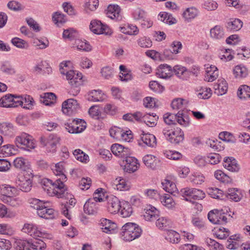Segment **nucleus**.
<instances>
[{
  "label": "nucleus",
  "instance_id": "f257e3e1",
  "mask_svg": "<svg viewBox=\"0 0 250 250\" xmlns=\"http://www.w3.org/2000/svg\"><path fill=\"white\" fill-rule=\"evenodd\" d=\"M67 66V62L61 63L60 72L61 74L66 76V79L71 85L69 93L73 96H76L80 91L79 86L83 83L82 74L76 70H70L67 71L65 70L63 67H66Z\"/></svg>",
  "mask_w": 250,
  "mask_h": 250
},
{
  "label": "nucleus",
  "instance_id": "f03ea898",
  "mask_svg": "<svg viewBox=\"0 0 250 250\" xmlns=\"http://www.w3.org/2000/svg\"><path fill=\"white\" fill-rule=\"evenodd\" d=\"M41 185L43 190L46 191L48 195H55L58 198H62L66 190L64 184L59 180H56L53 182L49 179H43L42 180Z\"/></svg>",
  "mask_w": 250,
  "mask_h": 250
},
{
  "label": "nucleus",
  "instance_id": "7ed1b4c3",
  "mask_svg": "<svg viewBox=\"0 0 250 250\" xmlns=\"http://www.w3.org/2000/svg\"><path fill=\"white\" fill-rule=\"evenodd\" d=\"M120 233L121 238L123 240L125 241H131L141 236L142 229L138 224L128 222L122 226Z\"/></svg>",
  "mask_w": 250,
  "mask_h": 250
},
{
  "label": "nucleus",
  "instance_id": "20e7f679",
  "mask_svg": "<svg viewBox=\"0 0 250 250\" xmlns=\"http://www.w3.org/2000/svg\"><path fill=\"white\" fill-rule=\"evenodd\" d=\"M16 250H44L46 244L41 239H17L15 241Z\"/></svg>",
  "mask_w": 250,
  "mask_h": 250
},
{
  "label": "nucleus",
  "instance_id": "39448f33",
  "mask_svg": "<svg viewBox=\"0 0 250 250\" xmlns=\"http://www.w3.org/2000/svg\"><path fill=\"white\" fill-rule=\"evenodd\" d=\"M163 133L167 141L175 145L182 142L184 139L183 131L178 127L174 129L165 128L163 130Z\"/></svg>",
  "mask_w": 250,
  "mask_h": 250
},
{
  "label": "nucleus",
  "instance_id": "423d86ee",
  "mask_svg": "<svg viewBox=\"0 0 250 250\" xmlns=\"http://www.w3.org/2000/svg\"><path fill=\"white\" fill-rule=\"evenodd\" d=\"M22 231L34 238L42 237L50 239L51 235L45 230L39 229L37 226L33 224H25Z\"/></svg>",
  "mask_w": 250,
  "mask_h": 250
},
{
  "label": "nucleus",
  "instance_id": "0eeeda50",
  "mask_svg": "<svg viewBox=\"0 0 250 250\" xmlns=\"http://www.w3.org/2000/svg\"><path fill=\"white\" fill-rule=\"evenodd\" d=\"M15 143L18 147L27 150L35 147V144L32 137L24 132L17 136Z\"/></svg>",
  "mask_w": 250,
  "mask_h": 250
},
{
  "label": "nucleus",
  "instance_id": "6e6552de",
  "mask_svg": "<svg viewBox=\"0 0 250 250\" xmlns=\"http://www.w3.org/2000/svg\"><path fill=\"white\" fill-rule=\"evenodd\" d=\"M181 194L185 198V200L190 202H193L192 200L203 199L205 196V194L202 190L189 188H186L181 189Z\"/></svg>",
  "mask_w": 250,
  "mask_h": 250
},
{
  "label": "nucleus",
  "instance_id": "1a4fd4ad",
  "mask_svg": "<svg viewBox=\"0 0 250 250\" xmlns=\"http://www.w3.org/2000/svg\"><path fill=\"white\" fill-rule=\"evenodd\" d=\"M60 138L56 134H50L48 136L42 137L40 142L42 145L46 147L48 152H54L56 149L57 145L59 143Z\"/></svg>",
  "mask_w": 250,
  "mask_h": 250
},
{
  "label": "nucleus",
  "instance_id": "9d476101",
  "mask_svg": "<svg viewBox=\"0 0 250 250\" xmlns=\"http://www.w3.org/2000/svg\"><path fill=\"white\" fill-rule=\"evenodd\" d=\"M209 221L214 224L224 225L227 223V214L223 210L214 209L208 215Z\"/></svg>",
  "mask_w": 250,
  "mask_h": 250
},
{
  "label": "nucleus",
  "instance_id": "9b49d317",
  "mask_svg": "<svg viewBox=\"0 0 250 250\" xmlns=\"http://www.w3.org/2000/svg\"><path fill=\"white\" fill-rule=\"evenodd\" d=\"M89 28L92 32L96 34L110 35L112 33L111 29L107 25L98 20L92 21Z\"/></svg>",
  "mask_w": 250,
  "mask_h": 250
},
{
  "label": "nucleus",
  "instance_id": "f8f14e48",
  "mask_svg": "<svg viewBox=\"0 0 250 250\" xmlns=\"http://www.w3.org/2000/svg\"><path fill=\"white\" fill-rule=\"evenodd\" d=\"M82 124H85L82 119H73L69 120L64 124L65 128L70 133H78L82 132L85 127Z\"/></svg>",
  "mask_w": 250,
  "mask_h": 250
},
{
  "label": "nucleus",
  "instance_id": "ddd939ff",
  "mask_svg": "<svg viewBox=\"0 0 250 250\" xmlns=\"http://www.w3.org/2000/svg\"><path fill=\"white\" fill-rule=\"evenodd\" d=\"M78 108H79V104L74 99H69L62 104V112L69 116L75 114Z\"/></svg>",
  "mask_w": 250,
  "mask_h": 250
},
{
  "label": "nucleus",
  "instance_id": "4468645a",
  "mask_svg": "<svg viewBox=\"0 0 250 250\" xmlns=\"http://www.w3.org/2000/svg\"><path fill=\"white\" fill-rule=\"evenodd\" d=\"M122 202L119 199L112 195L107 198V208L110 213H118L121 207Z\"/></svg>",
  "mask_w": 250,
  "mask_h": 250
},
{
  "label": "nucleus",
  "instance_id": "2eb2a0df",
  "mask_svg": "<svg viewBox=\"0 0 250 250\" xmlns=\"http://www.w3.org/2000/svg\"><path fill=\"white\" fill-rule=\"evenodd\" d=\"M155 73L160 78L168 79L172 76V67L167 64H160L156 69Z\"/></svg>",
  "mask_w": 250,
  "mask_h": 250
},
{
  "label": "nucleus",
  "instance_id": "dca6fc26",
  "mask_svg": "<svg viewBox=\"0 0 250 250\" xmlns=\"http://www.w3.org/2000/svg\"><path fill=\"white\" fill-rule=\"evenodd\" d=\"M106 16L111 19L120 21L122 19L121 8L118 5L110 4L105 10Z\"/></svg>",
  "mask_w": 250,
  "mask_h": 250
},
{
  "label": "nucleus",
  "instance_id": "f3484780",
  "mask_svg": "<svg viewBox=\"0 0 250 250\" xmlns=\"http://www.w3.org/2000/svg\"><path fill=\"white\" fill-rule=\"evenodd\" d=\"M111 150L114 155L121 158H125L130 153L128 147L118 144H113L111 146Z\"/></svg>",
  "mask_w": 250,
  "mask_h": 250
},
{
  "label": "nucleus",
  "instance_id": "a211bd4d",
  "mask_svg": "<svg viewBox=\"0 0 250 250\" xmlns=\"http://www.w3.org/2000/svg\"><path fill=\"white\" fill-rule=\"evenodd\" d=\"M224 199L227 198L234 202H239L243 197L242 190L237 188H230L224 193Z\"/></svg>",
  "mask_w": 250,
  "mask_h": 250
},
{
  "label": "nucleus",
  "instance_id": "6ab92c4d",
  "mask_svg": "<svg viewBox=\"0 0 250 250\" xmlns=\"http://www.w3.org/2000/svg\"><path fill=\"white\" fill-rule=\"evenodd\" d=\"M48 202L44 203L42 207L37 211L38 215L41 218L46 219H53L54 218V210L52 208H49L47 206Z\"/></svg>",
  "mask_w": 250,
  "mask_h": 250
},
{
  "label": "nucleus",
  "instance_id": "aec40b11",
  "mask_svg": "<svg viewBox=\"0 0 250 250\" xmlns=\"http://www.w3.org/2000/svg\"><path fill=\"white\" fill-rule=\"evenodd\" d=\"M99 204L94 199H88L83 206L84 213L89 215H94L98 213Z\"/></svg>",
  "mask_w": 250,
  "mask_h": 250
},
{
  "label": "nucleus",
  "instance_id": "412c9836",
  "mask_svg": "<svg viewBox=\"0 0 250 250\" xmlns=\"http://www.w3.org/2000/svg\"><path fill=\"white\" fill-rule=\"evenodd\" d=\"M125 159V170L129 173H132L136 171L139 166L137 159L134 157H130L129 155L127 156Z\"/></svg>",
  "mask_w": 250,
  "mask_h": 250
},
{
  "label": "nucleus",
  "instance_id": "4be33fe9",
  "mask_svg": "<svg viewBox=\"0 0 250 250\" xmlns=\"http://www.w3.org/2000/svg\"><path fill=\"white\" fill-rule=\"evenodd\" d=\"M142 143L139 142L140 146H143V144L150 147H155L157 145L156 138L155 136L150 133L142 134L141 136Z\"/></svg>",
  "mask_w": 250,
  "mask_h": 250
},
{
  "label": "nucleus",
  "instance_id": "5701e85b",
  "mask_svg": "<svg viewBox=\"0 0 250 250\" xmlns=\"http://www.w3.org/2000/svg\"><path fill=\"white\" fill-rule=\"evenodd\" d=\"M145 213L144 214L146 220L152 221L157 219L159 216V211L154 207L149 205L145 208Z\"/></svg>",
  "mask_w": 250,
  "mask_h": 250
},
{
  "label": "nucleus",
  "instance_id": "b1692460",
  "mask_svg": "<svg viewBox=\"0 0 250 250\" xmlns=\"http://www.w3.org/2000/svg\"><path fill=\"white\" fill-rule=\"evenodd\" d=\"M100 224L103 232L105 233H113L117 228L114 222L106 218H102L100 220Z\"/></svg>",
  "mask_w": 250,
  "mask_h": 250
},
{
  "label": "nucleus",
  "instance_id": "393cba45",
  "mask_svg": "<svg viewBox=\"0 0 250 250\" xmlns=\"http://www.w3.org/2000/svg\"><path fill=\"white\" fill-rule=\"evenodd\" d=\"M52 170L56 176L59 177L56 180H59L63 184L66 181L67 177L64 174L63 164L62 162H59L56 164L54 168H52Z\"/></svg>",
  "mask_w": 250,
  "mask_h": 250
},
{
  "label": "nucleus",
  "instance_id": "a878e982",
  "mask_svg": "<svg viewBox=\"0 0 250 250\" xmlns=\"http://www.w3.org/2000/svg\"><path fill=\"white\" fill-rule=\"evenodd\" d=\"M223 166L230 171L237 172L239 170L236 161L233 157H226L223 161Z\"/></svg>",
  "mask_w": 250,
  "mask_h": 250
},
{
  "label": "nucleus",
  "instance_id": "bb28decb",
  "mask_svg": "<svg viewBox=\"0 0 250 250\" xmlns=\"http://www.w3.org/2000/svg\"><path fill=\"white\" fill-rule=\"evenodd\" d=\"M17 187L24 192L29 191L32 187V181L29 179H26L24 177H21L16 181Z\"/></svg>",
  "mask_w": 250,
  "mask_h": 250
},
{
  "label": "nucleus",
  "instance_id": "cd10ccee",
  "mask_svg": "<svg viewBox=\"0 0 250 250\" xmlns=\"http://www.w3.org/2000/svg\"><path fill=\"white\" fill-rule=\"evenodd\" d=\"M0 192L8 199V197L18 194V190L14 187L4 184L0 185Z\"/></svg>",
  "mask_w": 250,
  "mask_h": 250
},
{
  "label": "nucleus",
  "instance_id": "c85d7f7f",
  "mask_svg": "<svg viewBox=\"0 0 250 250\" xmlns=\"http://www.w3.org/2000/svg\"><path fill=\"white\" fill-rule=\"evenodd\" d=\"M218 76V70L215 65H211L206 68L205 80L208 82H212Z\"/></svg>",
  "mask_w": 250,
  "mask_h": 250
},
{
  "label": "nucleus",
  "instance_id": "c756f323",
  "mask_svg": "<svg viewBox=\"0 0 250 250\" xmlns=\"http://www.w3.org/2000/svg\"><path fill=\"white\" fill-rule=\"evenodd\" d=\"M15 131V129L11 123L3 122L0 124V132L3 135L11 137L14 135Z\"/></svg>",
  "mask_w": 250,
  "mask_h": 250
},
{
  "label": "nucleus",
  "instance_id": "7c9ffc66",
  "mask_svg": "<svg viewBox=\"0 0 250 250\" xmlns=\"http://www.w3.org/2000/svg\"><path fill=\"white\" fill-rule=\"evenodd\" d=\"M243 25L242 21L238 19H230L226 23V27L228 30L236 31L240 30Z\"/></svg>",
  "mask_w": 250,
  "mask_h": 250
},
{
  "label": "nucleus",
  "instance_id": "2f4dec72",
  "mask_svg": "<svg viewBox=\"0 0 250 250\" xmlns=\"http://www.w3.org/2000/svg\"><path fill=\"white\" fill-rule=\"evenodd\" d=\"M215 93L218 95H223L228 90V84L224 79L219 80L218 83L214 84Z\"/></svg>",
  "mask_w": 250,
  "mask_h": 250
},
{
  "label": "nucleus",
  "instance_id": "473e14b6",
  "mask_svg": "<svg viewBox=\"0 0 250 250\" xmlns=\"http://www.w3.org/2000/svg\"><path fill=\"white\" fill-rule=\"evenodd\" d=\"M158 19L161 21L171 25L176 22V20L171 14L165 12H161L158 15Z\"/></svg>",
  "mask_w": 250,
  "mask_h": 250
},
{
  "label": "nucleus",
  "instance_id": "72a5a7b5",
  "mask_svg": "<svg viewBox=\"0 0 250 250\" xmlns=\"http://www.w3.org/2000/svg\"><path fill=\"white\" fill-rule=\"evenodd\" d=\"M158 200H160L163 206L167 208L171 209L174 207L175 203L170 194L161 195Z\"/></svg>",
  "mask_w": 250,
  "mask_h": 250
},
{
  "label": "nucleus",
  "instance_id": "f704fd0d",
  "mask_svg": "<svg viewBox=\"0 0 250 250\" xmlns=\"http://www.w3.org/2000/svg\"><path fill=\"white\" fill-rule=\"evenodd\" d=\"M143 161L144 164L147 167L152 169H155L156 167L158 160L157 157L154 155L147 154L143 157Z\"/></svg>",
  "mask_w": 250,
  "mask_h": 250
},
{
  "label": "nucleus",
  "instance_id": "c9c22d12",
  "mask_svg": "<svg viewBox=\"0 0 250 250\" xmlns=\"http://www.w3.org/2000/svg\"><path fill=\"white\" fill-rule=\"evenodd\" d=\"M158 116L155 113L146 114L143 116L142 121L149 127H153L157 125Z\"/></svg>",
  "mask_w": 250,
  "mask_h": 250
},
{
  "label": "nucleus",
  "instance_id": "e433bc0d",
  "mask_svg": "<svg viewBox=\"0 0 250 250\" xmlns=\"http://www.w3.org/2000/svg\"><path fill=\"white\" fill-rule=\"evenodd\" d=\"M119 212L123 217H127L131 215L132 208L128 202L123 201L122 202L121 207Z\"/></svg>",
  "mask_w": 250,
  "mask_h": 250
},
{
  "label": "nucleus",
  "instance_id": "4c0bfd02",
  "mask_svg": "<svg viewBox=\"0 0 250 250\" xmlns=\"http://www.w3.org/2000/svg\"><path fill=\"white\" fill-rule=\"evenodd\" d=\"M163 189L167 192L172 194L177 191L175 184L168 179H166L162 182Z\"/></svg>",
  "mask_w": 250,
  "mask_h": 250
},
{
  "label": "nucleus",
  "instance_id": "58836bf2",
  "mask_svg": "<svg viewBox=\"0 0 250 250\" xmlns=\"http://www.w3.org/2000/svg\"><path fill=\"white\" fill-rule=\"evenodd\" d=\"M165 238L168 241L173 244H177L180 241V234L173 230H168L165 236Z\"/></svg>",
  "mask_w": 250,
  "mask_h": 250
},
{
  "label": "nucleus",
  "instance_id": "ea45409f",
  "mask_svg": "<svg viewBox=\"0 0 250 250\" xmlns=\"http://www.w3.org/2000/svg\"><path fill=\"white\" fill-rule=\"evenodd\" d=\"M207 192L210 196L214 199L224 200V192L218 188L215 187L209 188Z\"/></svg>",
  "mask_w": 250,
  "mask_h": 250
},
{
  "label": "nucleus",
  "instance_id": "a19ab883",
  "mask_svg": "<svg viewBox=\"0 0 250 250\" xmlns=\"http://www.w3.org/2000/svg\"><path fill=\"white\" fill-rule=\"evenodd\" d=\"M233 74L237 78H244L248 75V70L243 65H238L233 69Z\"/></svg>",
  "mask_w": 250,
  "mask_h": 250
},
{
  "label": "nucleus",
  "instance_id": "79ce46f5",
  "mask_svg": "<svg viewBox=\"0 0 250 250\" xmlns=\"http://www.w3.org/2000/svg\"><path fill=\"white\" fill-rule=\"evenodd\" d=\"M187 101L182 98H176L174 99L171 104V106L173 109L180 110L185 108L187 104Z\"/></svg>",
  "mask_w": 250,
  "mask_h": 250
},
{
  "label": "nucleus",
  "instance_id": "37998d69",
  "mask_svg": "<svg viewBox=\"0 0 250 250\" xmlns=\"http://www.w3.org/2000/svg\"><path fill=\"white\" fill-rule=\"evenodd\" d=\"M214 175L216 179L224 183H229L232 181L229 176L221 170L215 171Z\"/></svg>",
  "mask_w": 250,
  "mask_h": 250
},
{
  "label": "nucleus",
  "instance_id": "c03bdc74",
  "mask_svg": "<svg viewBox=\"0 0 250 250\" xmlns=\"http://www.w3.org/2000/svg\"><path fill=\"white\" fill-rule=\"evenodd\" d=\"M131 15L135 21H139L142 19H144L147 16L146 11L139 7L133 9Z\"/></svg>",
  "mask_w": 250,
  "mask_h": 250
},
{
  "label": "nucleus",
  "instance_id": "a18cd8bd",
  "mask_svg": "<svg viewBox=\"0 0 250 250\" xmlns=\"http://www.w3.org/2000/svg\"><path fill=\"white\" fill-rule=\"evenodd\" d=\"M237 95L241 99L250 98V87L246 85L241 86L238 90Z\"/></svg>",
  "mask_w": 250,
  "mask_h": 250
},
{
  "label": "nucleus",
  "instance_id": "49530a36",
  "mask_svg": "<svg viewBox=\"0 0 250 250\" xmlns=\"http://www.w3.org/2000/svg\"><path fill=\"white\" fill-rule=\"evenodd\" d=\"M210 34L212 38L216 39H222L224 36L223 28L218 25H216L214 27L211 29Z\"/></svg>",
  "mask_w": 250,
  "mask_h": 250
},
{
  "label": "nucleus",
  "instance_id": "de8ad7c7",
  "mask_svg": "<svg viewBox=\"0 0 250 250\" xmlns=\"http://www.w3.org/2000/svg\"><path fill=\"white\" fill-rule=\"evenodd\" d=\"M75 158L78 161L86 163L89 161V156L80 149H75L73 153Z\"/></svg>",
  "mask_w": 250,
  "mask_h": 250
},
{
  "label": "nucleus",
  "instance_id": "09e8293b",
  "mask_svg": "<svg viewBox=\"0 0 250 250\" xmlns=\"http://www.w3.org/2000/svg\"><path fill=\"white\" fill-rule=\"evenodd\" d=\"M11 42L16 47L20 49H27L29 47V44L26 41L18 37L12 38Z\"/></svg>",
  "mask_w": 250,
  "mask_h": 250
},
{
  "label": "nucleus",
  "instance_id": "8fccbe9b",
  "mask_svg": "<svg viewBox=\"0 0 250 250\" xmlns=\"http://www.w3.org/2000/svg\"><path fill=\"white\" fill-rule=\"evenodd\" d=\"M15 146L13 145L7 144L0 146V154L3 156H8L14 154L15 151Z\"/></svg>",
  "mask_w": 250,
  "mask_h": 250
},
{
  "label": "nucleus",
  "instance_id": "3c124183",
  "mask_svg": "<svg viewBox=\"0 0 250 250\" xmlns=\"http://www.w3.org/2000/svg\"><path fill=\"white\" fill-rule=\"evenodd\" d=\"M198 14V10L194 7L188 8L183 13V17L188 21L195 18Z\"/></svg>",
  "mask_w": 250,
  "mask_h": 250
},
{
  "label": "nucleus",
  "instance_id": "603ef678",
  "mask_svg": "<svg viewBox=\"0 0 250 250\" xmlns=\"http://www.w3.org/2000/svg\"><path fill=\"white\" fill-rule=\"evenodd\" d=\"M176 123H178L180 125L184 126L188 125L189 119L188 116L183 113V111H179L176 114Z\"/></svg>",
  "mask_w": 250,
  "mask_h": 250
},
{
  "label": "nucleus",
  "instance_id": "864d4df0",
  "mask_svg": "<svg viewBox=\"0 0 250 250\" xmlns=\"http://www.w3.org/2000/svg\"><path fill=\"white\" fill-rule=\"evenodd\" d=\"M14 166L17 168L25 170L28 168L27 160L22 157L16 158L13 162Z\"/></svg>",
  "mask_w": 250,
  "mask_h": 250
},
{
  "label": "nucleus",
  "instance_id": "5fc2aeb1",
  "mask_svg": "<svg viewBox=\"0 0 250 250\" xmlns=\"http://www.w3.org/2000/svg\"><path fill=\"white\" fill-rule=\"evenodd\" d=\"M206 243L210 250H224L223 246L213 239L208 238Z\"/></svg>",
  "mask_w": 250,
  "mask_h": 250
},
{
  "label": "nucleus",
  "instance_id": "6e6d98bb",
  "mask_svg": "<svg viewBox=\"0 0 250 250\" xmlns=\"http://www.w3.org/2000/svg\"><path fill=\"white\" fill-rule=\"evenodd\" d=\"M13 99V94H6L0 99V105L7 108L12 107L11 105H12Z\"/></svg>",
  "mask_w": 250,
  "mask_h": 250
},
{
  "label": "nucleus",
  "instance_id": "4d7b16f0",
  "mask_svg": "<svg viewBox=\"0 0 250 250\" xmlns=\"http://www.w3.org/2000/svg\"><path fill=\"white\" fill-rule=\"evenodd\" d=\"M0 70L7 75H13L16 72L14 67L8 62H5L1 64Z\"/></svg>",
  "mask_w": 250,
  "mask_h": 250
},
{
  "label": "nucleus",
  "instance_id": "13d9d810",
  "mask_svg": "<svg viewBox=\"0 0 250 250\" xmlns=\"http://www.w3.org/2000/svg\"><path fill=\"white\" fill-rule=\"evenodd\" d=\"M190 180L191 183L195 185H201L205 180V177L199 172H194L190 176Z\"/></svg>",
  "mask_w": 250,
  "mask_h": 250
},
{
  "label": "nucleus",
  "instance_id": "bf43d9fd",
  "mask_svg": "<svg viewBox=\"0 0 250 250\" xmlns=\"http://www.w3.org/2000/svg\"><path fill=\"white\" fill-rule=\"evenodd\" d=\"M43 99L41 101L45 105H50L54 104L56 100V96L53 93H46L44 94Z\"/></svg>",
  "mask_w": 250,
  "mask_h": 250
},
{
  "label": "nucleus",
  "instance_id": "052dcab7",
  "mask_svg": "<svg viewBox=\"0 0 250 250\" xmlns=\"http://www.w3.org/2000/svg\"><path fill=\"white\" fill-rule=\"evenodd\" d=\"M99 5L98 0H88L84 3V8L87 12L95 10Z\"/></svg>",
  "mask_w": 250,
  "mask_h": 250
},
{
  "label": "nucleus",
  "instance_id": "680f3d73",
  "mask_svg": "<svg viewBox=\"0 0 250 250\" xmlns=\"http://www.w3.org/2000/svg\"><path fill=\"white\" fill-rule=\"evenodd\" d=\"M172 75L174 73L178 77H181L182 75L188 74V71L187 69L185 67L180 65H175L173 68H172Z\"/></svg>",
  "mask_w": 250,
  "mask_h": 250
},
{
  "label": "nucleus",
  "instance_id": "e2e57ef3",
  "mask_svg": "<svg viewBox=\"0 0 250 250\" xmlns=\"http://www.w3.org/2000/svg\"><path fill=\"white\" fill-rule=\"evenodd\" d=\"M14 232V229L10 225L6 224H0V234L12 235Z\"/></svg>",
  "mask_w": 250,
  "mask_h": 250
},
{
  "label": "nucleus",
  "instance_id": "0e129e2a",
  "mask_svg": "<svg viewBox=\"0 0 250 250\" xmlns=\"http://www.w3.org/2000/svg\"><path fill=\"white\" fill-rule=\"evenodd\" d=\"M219 137L222 140L228 143H235V139L233 135L228 132L224 131L219 133Z\"/></svg>",
  "mask_w": 250,
  "mask_h": 250
},
{
  "label": "nucleus",
  "instance_id": "69168bd1",
  "mask_svg": "<svg viewBox=\"0 0 250 250\" xmlns=\"http://www.w3.org/2000/svg\"><path fill=\"white\" fill-rule=\"evenodd\" d=\"M137 43L139 46L142 48H150L152 45L151 40L146 37L140 38L137 40Z\"/></svg>",
  "mask_w": 250,
  "mask_h": 250
},
{
  "label": "nucleus",
  "instance_id": "338daca9",
  "mask_svg": "<svg viewBox=\"0 0 250 250\" xmlns=\"http://www.w3.org/2000/svg\"><path fill=\"white\" fill-rule=\"evenodd\" d=\"M165 123L168 125L176 124V114L167 113L163 117Z\"/></svg>",
  "mask_w": 250,
  "mask_h": 250
},
{
  "label": "nucleus",
  "instance_id": "774afa93",
  "mask_svg": "<svg viewBox=\"0 0 250 250\" xmlns=\"http://www.w3.org/2000/svg\"><path fill=\"white\" fill-rule=\"evenodd\" d=\"M76 44H77V48L79 50L87 52L91 50V45L85 40H78L76 41Z\"/></svg>",
  "mask_w": 250,
  "mask_h": 250
}]
</instances>
